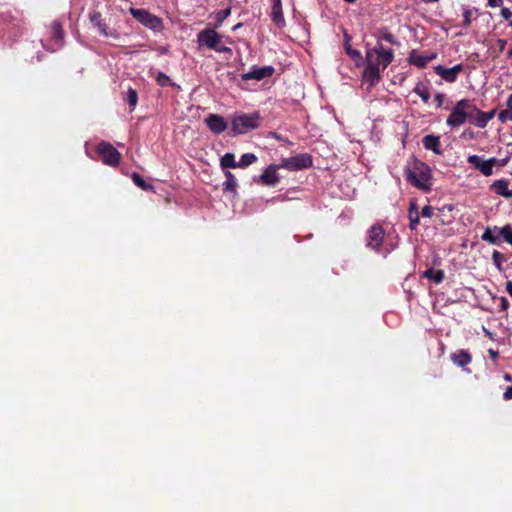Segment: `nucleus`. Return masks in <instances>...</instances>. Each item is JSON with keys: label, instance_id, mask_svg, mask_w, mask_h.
Here are the masks:
<instances>
[{"label": "nucleus", "instance_id": "393cba45", "mask_svg": "<svg viewBox=\"0 0 512 512\" xmlns=\"http://www.w3.org/2000/svg\"><path fill=\"white\" fill-rule=\"evenodd\" d=\"M413 91H414L415 94H417L421 98V100L425 104L429 103L430 93H429V90H428L427 86L424 83L418 82L416 84V86L414 87Z\"/></svg>", "mask_w": 512, "mask_h": 512}, {"label": "nucleus", "instance_id": "423d86ee", "mask_svg": "<svg viewBox=\"0 0 512 512\" xmlns=\"http://www.w3.org/2000/svg\"><path fill=\"white\" fill-rule=\"evenodd\" d=\"M471 104L470 100H459L446 120L447 125L451 128L463 125L470 117Z\"/></svg>", "mask_w": 512, "mask_h": 512}, {"label": "nucleus", "instance_id": "1a4fd4ad", "mask_svg": "<svg viewBox=\"0 0 512 512\" xmlns=\"http://www.w3.org/2000/svg\"><path fill=\"white\" fill-rule=\"evenodd\" d=\"M312 166V158L309 154L303 153L292 157L283 158L280 163L282 169L298 171Z\"/></svg>", "mask_w": 512, "mask_h": 512}, {"label": "nucleus", "instance_id": "5701e85b", "mask_svg": "<svg viewBox=\"0 0 512 512\" xmlns=\"http://www.w3.org/2000/svg\"><path fill=\"white\" fill-rule=\"evenodd\" d=\"M223 191L225 192H236L237 181L234 175L230 171H225V181L223 182Z\"/></svg>", "mask_w": 512, "mask_h": 512}, {"label": "nucleus", "instance_id": "4d7b16f0", "mask_svg": "<svg viewBox=\"0 0 512 512\" xmlns=\"http://www.w3.org/2000/svg\"><path fill=\"white\" fill-rule=\"evenodd\" d=\"M443 209H447L448 211H452L453 210V206L452 205H445L443 207Z\"/></svg>", "mask_w": 512, "mask_h": 512}, {"label": "nucleus", "instance_id": "0eeeda50", "mask_svg": "<svg viewBox=\"0 0 512 512\" xmlns=\"http://www.w3.org/2000/svg\"><path fill=\"white\" fill-rule=\"evenodd\" d=\"M129 12L133 16V18H135L146 28L157 32L163 29L162 20L158 16L151 14L147 10L139 8H130Z\"/></svg>", "mask_w": 512, "mask_h": 512}, {"label": "nucleus", "instance_id": "de8ad7c7", "mask_svg": "<svg viewBox=\"0 0 512 512\" xmlns=\"http://www.w3.org/2000/svg\"><path fill=\"white\" fill-rule=\"evenodd\" d=\"M497 44L500 51H503L506 47L507 41L505 39H498Z\"/></svg>", "mask_w": 512, "mask_h": 512}, {"label": "nucleus", "instance_id": "39448f33", "mask_svg": "<svg viewBox=\"0 0 512 512\" xmlns=\"http://www.w3.org/2000/svg\"><path fill=\"white\" fill-rule=\"evenodd\" d=\"M259 126V114L238 113L232 117L231 131L234 135L245 134Z\"/></svg>", "mask_w": 512, "mask_h": 512}, {"label": "nucleus", "instance_id": "72a5a7b5", "mask_svg": "<svg viewBox=\"0 0 512 512\" xmlns=\"http://www.w3.org/2000/svg\"><path fill=\"white\" fill-rule=\"evenodd\" d=\"M499 234L507 243L512 245V226L510 224H507L499 229Z\"/></svg>", "mask_w": 512, "mask_h": 512}, {"label": "nucleus", "instance_id": "4be33fe9", "mask_svg": "<svg viewBox=\"0 0 512 512\" xmlns=\"http://www.w3.org/2000/svg\"><path fill=\"white\" fill-rule=\"evenodd\" d=\"M409 227L411 230H415L419 224V212L415 201H411L409 207Z\"/></svg>", "mask_w": 512, "mask_h": 512}, {"label": "nucleus", "instance_id": "7c9ffc66", "mask_svg": "<svg viewBox=\"0 0 512 512\" xmlns=\"http://www.w3.org/2000/svg\"><path fill=\"white\" fill-rule=\"evenodd\" d=\"M131 177H132L134 184L137 187H139L145 191L153 189V186L151 184L147 183L145 180H143L142 177L138 173H136V172L132 173Z\"/></svg>", "mask_w": 512, "mask_h": 512}, {"label": "nucleus", "instance_id": "69168bd1", "mask_svg": "<svg viewBox=\"0 0 512 512\" xmlns=\"http://www.w3.org/2000/svg\"><path fill=\"white\" fill-rule=\"evenodd\" d=\"M511 145H512V142H511Z\"/></svg>", "mask_w": 512, "mask_h": 512}, {"label": "nucleus", "instance_id": "4468645a", "mask_svg": "<svg viewBox=\"0 0 512 512\" xmlns=\"http://www.w3.org/2000/svg\"><path fill=\"white\" fill-rule=\"evenodd\" d=\"M204 123L214 134H221L228 128V122L219 114L211 113L205 119Z\"/></svg>", "mask_w": 512, "mask_h": 512}, {"label": "nucleus", "instance_id": "a18cd8bd", "mask_svg": "<svg viewBox=\"0 0 512 512\" xmlns=\"http://www.w3.org/2000/svg\"><path fill=\"white\" fill-rule=\"evenodd\" d=\"M488 353H489V356L491 357V359H492L493 361H497V359H498V355H499V354H498V352H497L496 350H494V349H488Z\"/></svg>", "mask_w": 512, "mask_h": 512}, {"label": "nucleus", "instance_id": "6e6552de", "mask_svg": "<svg viewBox=\"0 0 512 512\" xmlns=\"http://www.w3.org/2000/svg\"><path fill=\"white\" fill-rule=\"evenodd\" d=\"M97 154L102 162L108 166H117L120 162L121 154L109 142L102 141L96 147Z\"/></svg>", "mask_w": 512, "mask_h": 512}, {"label": "nucleus", "instance_id": "20e7f679", "mask_svg": "<svg viewBox=\"0 0 512 512\" xmlns=\"http://www.w3.org/2000/svg\"><path fill=\"white\" fill-rule=\"evenodd\" d=\"M197 42L200 47H206L217 53H232V49L223 44L222 36L211 28L201 30L197 35Z\"/></svg>", "mask_w": 512, "mask_h": 512}, {"label": "nucleus", "instance_id": "ddd939ff", "mask_svg": "<svg viewBox=\"0 0 512 512\" xmlns=\"http://www.w3.org/2000/svg\"><path fill=\"white\" fill-rule=\"evenodd\" d=\"M278 169H282L279 165H269L266 167L262 174L257 178V182L266 186H275L280 181V176L277 173Z\"/></svg>", "mask_w": 512, "mask_h": 512}, {"label": "nucleus", "instance_id": "bf43d9fd", "mask_svg": "<svg viewBox=\"0 0 512 512\" xmlns=\"http://www.w3.org/2000/svg\"><path fill=\"white\" fill-rule=\"evenodd\" d=\"M240 26H241V23H238L237 25H235V26L232 28V30H233V31H235V30L239 29V27H240Z\"/></svg>", "mask_w": 512, "mask_h": 512}, {"label": "nucleus", "instance_id": "412c9836", "mask_svg": "<svg viewBox=\"0 0 512 512\" xmlns=\"http://www.w3.org/2000/svg\"><path fill=\"white\" fill-rule=\"evenodd\" d=\"M422 142L425 149L431 150L437 155L441 154L440 139L438 136L426 135Z\"/></svg>", "mask_w": 512, "mask_h": 512}, {"label": "nucleus", "instance_id": "5fc2aeb1", "mask_svg": "<svg viewBox=\"0 0 512 512\" xmlns=\"http://www.w3.org/2000/svg\"><path fill=\"white\" fill-rule=\"evenodd\" d=\"M506 291L508 292V294L511 296L512 298V281H508L506 283Z\"/></svg>", "mask_w": 512, "mask_h": 512}, {"label": "nucleus", "instance_id": "a878e982", "mask_svg": "<svg viewBox=\"0 0 512 512\" xmlns=\"http://www.w3.org/2000/svg\"><path fill=\"white\" fill-rule=\"evenodd\" d=\"M478 15V9L477 8H463V26L468 27L472 20L476 18Z\"/></svg>", "mask_w": 512, "mask_h": 512}, {"label": "nucleus", "instance_id": "0e129e2a", "mask_svg": "<svg viewBox=\"0 0 512 512\" xmlns=\"http://www.w3.org/2000/svg\"><path fill=\"white\" fill-rule=\"evenodd\" d=\"M509 25L512 27V19L510 20Z\"/></svg>", "mask_w": 512, "mask_h": 512}, {"label": "nucleus", "instance_id": "6e6d98bb", "mask_svg": "<svg viewBox=\"0 0 512 512\" xmlns=\"http://www.w3.org/2000/svg\"><path fill=\"white\" fill-rule=\"evenodd\" d=\"M506 105L509 109L512 110V94L508 97Z\"/></svg>", "mask_w": 512, "mask_h": 512}, {"label": "nucleus", "instance_id": "09e8293b", "mask_svg": "<svg viewBox=\"0 0 512 512\" xmlns=\"http://www.w3.org/2000/svg\"><path fill=\"white\" fill-rule=\"evenodd\" d=\"M509 159H510V156H507L503 159H498V166L499 167H504L507 165V163L509 162Z\"/></svg>", "mask_w": 512, "mask_h": 512}, {"label": "nucleus", "instance_id": "4c0bfd02", "mask_svg": "<svg viewBox=\"0 0 512 512\" xmlns=\"http://www.w3.org/2000/svg\"><path fill=\"white\" fill-rule=\"evenodd\" d=\"M156 82L158 83V85H160L162 87H165V86H168V85L171 84L169 76H167L163 72H157V74H156Z\"/></svg>", "mask_w": 512, "mask_h": 512}, {"label": "nucleus", "instance_id": "49530a36", "mask_svg": "<svg viewBox=\"0 0 512 512\" xmlns=\"http://www.w3.org/2000/svg\"><path fill=\"white\" fill-rule=\"evenodd\" d=\"M503 0H488V6L498 7L502 4Z\"/></svg>", "mask_w": 512, "mask_h": 512}, {"label": "nucleus", "instance_id": "864d4df0", "mask_svg": "<svg viewBox=\"0 0 512 512\" xmlns=\"http://www.w3.org/2000/svg\"><path fill=\"white\" fill-rule=\"evenodd\" d=\"M492 167L498 166V158L492 157L487 159Z\"/></svg>", "mask_w": 512, "mask_h": 512}, {"label": "nucleus", "instance_id": "f257e3e1", "mask_svg": "<svg viewBox=\"0 0 512 512\" xmlns=\"http://www.w3.org/2000/svg\"><path fill=\"white\" fill-rule=\"evenodd\" d=\"M407 181L423 191L431 189V169L422 161L412 160L405 169Z\"/></svg>", "mask_w": 512, "mask_h": 512}, {"label": "nucleus", "instance_id": "58836bf2", "mask_svg": "<svg viewBox=\"0 0 512 512\" xmlns=\"http://www.w3.org/2000/svg\"><path fill=\"white\" fill-rule=\"evenodd\" d=\"M498 119L501 123L512 121V110L508 108L506 110L500 111L498 114Z\"/></svg>", "mask_w": 512, "mask_h": 512}, {"label": "nucleus", "instance_id": "13d9d810", "mask_svg": "<svg viewBox=\"0 0 512 512\" xmlns=\"http://www.w3.org/2000/svg\"><path fill=\"white\" fill-rule=\"evenodd\" d=\"M424 3H434L438 2L439 0H422Z\"/></svg>", "mask_w": 512, "mask_h": 512}, {"label": "nucleus", "instance_id": "f03ea898", "mask_svg": "<svg viewBox=\"0 0 512 512\" xmlns=\"http://www.w3.org/2000/svg\"><path fill=\"white\" fill-rule=\"evenodd\" d=\"M395 243L393 238L385 236L383 228L379 225H374L368 230L367 247L384 257L395 249Z\"/></svg>", "mask_w": 512, "mask_h": 512}, {"label": "nucleus", "instance_id": "b1692460", "mask_svg": "<svg viewBox=\"0 0 512 512\" xmlns=\"http://www.w3.org/2000/svg\"><path fill=\"white\" fill-rule=\"evenodd\" d=\"M444 276V271L440 269L430 268L423 273V277L433 281L436 284L441 283L444 279Z\"/></svg>", "mask_w": 512, "mask_h": 512}, {"label": "nucleus", "instance_id": "a19ab883", "mask_svg": "<svg viewBox=\"0 0 512 512\" xmlns=\"http://www.w3.org/2000/svg\"><path fill=\"white\" fill-rule=\"evenodd\" d=\"M433 215V208L429 205H426L421 210V216L430 218Z\"/></svg>", "mask_w": 512, "mask_h": 512}, {"label": "nucleus", "instance_id": "aec40b11", "mask_svg": "<svg viewBox=\"0 0 512 512\" xmlns=\"http://www.w3.org/2000/svg\"><path fill=\"white\" fill-rule=\"evenodd\" d=\"M272 21L278 26L282 27L285 24L281 0H273V6L271 11Z\"/></svg>", "mask_w": 512, "mask_h": 512}, {"label": "nucleus", "instance_id": "3c124183", "mask_svg": "<svg viewBox=\"0 0 512 512\" xmlns=\"http://www.w3.org/2000/svg\"><path fill=\"white\" fill-rule=\"evenodd\" d=\"M482 330L484 332V334L489 337L490 339L494 340V333H492L490 330H488L486 327H482Z\"/></svg>", "mask_w": 512, "mask_h": 512}, {"label": "nucleus", "instance_id": "c03bdc74", "mask_svg": "<svg viewBox=\"0 0 512 512\" xmlns=\"http://www.w3.org/2000/svg\"><path fill=\"white\" fill-rule=\"evenodd\" d=\"M500 257V253L498 251H494L493 252V260H494V263L495 265L501 269V263L498 261V258Z\"/></svg>", "mask_w": 512, "mask_h": 512}, {"label": "nucleus", "instance_id": "2eb2a0df", "mask_svg": "<svg viewBox=\"0 0 512 512\" xmlns=\"http://www.w3.org/2000/svg\"><path fill=\"white\" fill-rule=\"evenodd\" d=\"M274 72V68L272 66H253L250 71L243 73L241 75L242 80H263L265 78L270 77Z\"/></svg>", "mask_w": 512, "mask_h": 512}, {"label": "nucleus", "instance_id": "e2e57ef3", "mask_svg": "<svg viewBox=\"0 0 512 512\" xmlns=\"http://www.w3.org/2000/svg\"><path fill=\"white\" fill-rule=\"evenodd\" d=\"M227 41H228L229 43H232V42H233L229 37L227 38Z\"/></svg>", "mask_w": 512, "mask_h": 512}, {"label": "nucleus", "instance_id": "f8f14e48", "mask_svg": "<svg viewBox=\"0 0 512 512\" xmlns=\"http://www.w3.org/2000/svg\"><path fill=\"white\" fill-rule=\"evenodd\" d=\"M52 38L48 43H43L44 48L52 52L59 50L63 46V30L59 22H53L51 25Z\"/></svg>", "mask_w": 512, "mask_h": 512}, {"label": "nucleus", "instance_id": "37998d69", "mask_svg": "<svg viewBox=\"0 0 512 512\" xmlns=\"http://www.w3.org/2000/svg\"><path fill=\"white\" fill-rule=\"evenodd\" d=\"M503 398L505 400H510L512 399V385L511 386H508L503 394Z\"/></svg>", "mask_w": 512, "mask_h": 512}, {"label": "nucleus", "instance_id": "bb28decb", "mask_svg": "<svg viewBox=\"0 0 512 512\" xmlns=\"http://www.w3.org/2000/svg\"><path fill=\"white\" fill-rule=\"evenodd\" d=\"M257 161V156L253 153H245L240 157L237 162L238 168H246Z\"/></svg>", "mask_w": 512, "mask_h": 512}, {"label": "nucleus", "instance_id": "c85d7f7f", "mask_svg": "<svg viewBox=\"0 0 512 512\" xmlns=\"http://www.w3.org/2000/svg\"><path fill=\"white\" fill-rule=\"evenodd\" d=\"M222 168H237V162L235 161L234 154L226 153L220 161Z\"/></svg>", "mask_w": 512, "mask_h": 512}, {"label": "nucleus", "instance_id": "473e14b6", "mask_svg": "<svg viewBox=\"0 0 512 512\" xmlns=\"http://www.w3.org/2000/svg\"><path fill=\"white\" fill-rule=\"evenodd\" d=\"M486 160L482 159L480 156L478 155H470L468 156L467 158V162L471 165H473L476 169H478L479 171L482 170L483 168V165L485 163Z\"/></svg>", "mask_w": 512, "mask_h": 512}, {"label": "nucleus", "instance_id": "603ef678", "mask_svg": "<svg viewBox=\"0 0 512 512\" xmlns=\"http://www.w3.org/2000/svg\"><path fill=\"white\" fill-rule=\"evenodd\" d=\"M435 100L437 101L438 107H440L443 104V95L441 93H437Z\"/></svg>", "mask_w": 512, "mask_h": 512}, {"label": "nucleus", "instance_id": "6ab92c4d", "mask_svg": "<svg viewBox=\"0 0 512 512\" xmlns=\"http://www.w3.org/2000/svg\"><path fill=\"white\" fill-rule=\"evenodd\" d=\"M452 362L460 367H464L471 363L472 357L467 350L460 349L451 355Z\"/></svg>", "mask_w": 512, "mask_h": 512}, {"label": "nucleus", "instance_id": "8fccbe9b", "mask_svg": "<svg viewBox=\"0 0 512 512\" xmlns=\"http://www.w3.org/2000/svg\"><path fill=\"white\" fill-rule=\"evenodd\" d=\"M501 307L503 310H506L509 307V301L506 297L501 298Z\"/></svg>", "mask_w": 512, "mask_h": 512}, {"label": "nucleus", "instance_id": "9b49d317", "mask_svg": "<svg viewBox=\"0 0 512 512\" xmlns=\"http://www.w3.org/2000/svg\"><path fill=\"white\" fill-rule=\"evenodd\" d=\"M496 114V110L489 112H483L479 110L475 105L471 104L470 110V122L478 128H485L488 122L493 119Z\"/></svg>", "mask_w": 512, "mask_h": 512}, {"label": "nucleus", "instance_id": "e433bc0d", "mask_svg": "<svg viewBox=\"0 0 512 512\" xmlns=\"http://www.w3.org/2000/svg\"><path fill=\"white\" fill-rule=\"evenodd\" d=\"M127 101L129 105L134 108L137 105L138 94L135 89L129 88L127 91Z\"/></svg>", "mask_w": 512, "mask_h": 512}, {"label": "nucleus", "instance_id": "79ce46f5", "mask_svg": "<svg viewBox=\"0 0 512 512\" xmlns=\"http://www.w3.org/2000/svg\"><path fill=\"white\" fill-rule=\"evenodd\" d=\"M501 16L505 20H511V18H512V11L509 8L504 7V8L501 9Z\"/></svg>", "mask_w": 512, "mask_h": 512}, {"label": "nucleus", "instance_id": "dca6fc26", "mask_svg": "<svg viewBox=\"0 0 512 512\" xmlns=\"http://www.w3.org/2000/svg\"><path fill=\"white\" fill-rule=\"evenodd\" d=\"M434 71L437 75H439L446 82L453 83L457 80L459 73L463 71V65L457 64L450 68H446L442 65H438V66L434 67Z\"/></svg>", "mask_w": 512, "mask_h": 512}, {"label": "nucleus", "instance_id": "7ed1b4c3", "mask_svg": "<svg viewBox=\"0 0 512 512\" xmlns=\"http://www.w3.org/2000/svg\"><path fill=\"white\" fill-rule=\"evenodd\" d=\"M394 53L390 48H385L382 43L377 42L373 48L366 51L367 64L384 71L393 61Z\"/></svg>", "mask_w": 512, "mask_h": 512}, {"label": "nucleus", "instance_id": "9d476101", "mask_svg": "<svg viewBox=\"0 0 512 512\" xmlns=\"http://www.w3.org/2000/svg\"><path fill=\"white\" fill-rule=\"evenodd\" d=\"M89 20L92 25L98 29L99 33L104 37H111L116 40L120 39V34L114 30L109 29L108 25L102 18V15L97 11H92L89 13Z\"/></svg>", "mask_w": 512, "mask_h": 512}, {"label": "nucleus", "instance_id": "2f4dec72", "mask_svg": "<svg viewBox=\"0 0 512 512\" xmlns=\"http://www.w3.org/2000/svg\"><path fill=\"white\" fill-rule=\"evenodd\" d=\"M230 14H231L230 7L215 13V16H214L215 20H216L215 28H219L222 25V23L224 22V20H226L230 16Z\"/></svg>", "mask_w": 512, "mask_h": 512}, {"label": "nucleus", "instance_id": "a211bd4d", "mask_svg": "<svg viewBox=\"0 0 512 512\" xmlns=\"http://www.w3.org/2000/svg\"><path fill=\"white\" fill-rule=\"evenodd\" d=\"M381 72H382V70H380L379 68L371 66L369 64H366V67H365L364 73H363V78L367 83H369L371 86H373L380 80Z\"/></svg>", "mask_w": 512, "mask_h": 512}, {"label": "nucleus", "instance_id": "c9c22d12", "mask_svg": "<svg viewBox=\"0 0 512 512\" xmlns=\"http://www.w3.org/2000/svg\"><path fill=\"white\" fill-rule=\"evenodd\" d=\"M482 240L490 244L498 243V238L493 234V231L489 227L486 228L484 233L482 234Z\"/></svg>", "mask_w": 512, "mask_h": 512}, {"label": "nucleus", "instance_id": "680f3d73", "mask_svg": "<svg viewBox=\"0 0 512 512\" xmlns=\"http://www.w3.org/2000/svg\"><path fill=\"white\" fill-rule=\"evenodd\" d=\"M347 3H354L356 0H344Z\"/></svg>", "mask_w": 512, "mask_h": 512}, {"label": "nucleus", "instance_id": "f704fd0d", "mask_svg": "<svg viewBox=\"0 0 512 512\" xmlns=\"http://www.w3.org/2000/svg\"><path fill=\"white\" fill-rule=\"evenodd\" d=\"M346 53L352 58L353 61H355L357 64H359L362 61V55L360 51L353 49L349 44L346 43L345 45Z\"/></svg>", "mask_w": 512, "mask_h": 512}, {"label": "nucleus", "instance_id": "052dcab7", "mask_svg": "<svg viewBox=\"0 0 512 512\" xmlns=\"http://www.w3.org/2000/svg\"><path fill=\"white\" fill-rule=\"evenodd\" d=\"M504 378H505V380H507V381H511V379H512V378H511V376H510L509 374H506Z\"/></svg>", "mask_w": 512, "mask_h": 512}, {"label": "nucleus", "instance_id": "cd10ccee", "mask_svg": "<svg viewBox=\"0 0 512 512\" xmlns=\"http://www.w3.org/2000/svg\"><path fill=\"white\" fill-rule=\"evenodd\" d=\"M409 60H410V63H412L413 65H415L419 68H423L427 65V63L431 60V58L427 57V56L416 55V54L412 53L409 57Z\"/></svg>", "mask_w": 512, "mask_h": 512}, {"label": "nucleus", "instance_id": "c756f323", "mask_svg": "<svg viewBox=\"0 0 512 512\" xmlns=\"http://www.w3.org/2000/svg\"><path fill=\"white\" fill-rule=\"evenodd\" d=\"M381 40H385L391 44H396L395 37L388 31L387 28H382L378 31L377 42L381 43Z\"/></svg>", "mask_w": 512, "mask_h": 512}, {"label": "nucleus", "instance_id": "ea45409f", "mask_svg": "<svg viewBox=\"0 0 512 512\" xmlns=\"http://www.w3.org/2000/svg\"><path fill=\"white\" fill-rule=\"evenodd\" d=\"M484 176H490L493 174V167L490 165L488 160L485 161L482 170L480 171Z\"/></svg>", "mask_w": 512, "mask_h": 512}, {"label": "nucleus", "instance_id": "f3484780", "mask_svg": "<svg viewBox=\"0 0 512 512\" xmlns=\"http://www.w3.org/2000/svg\"><path fill=\"white\" fill-rule=\"evenodd\" d=\"M490 188L500 196L505 198H512V189L509 188V182L505 179L494 181Z\"/></svg>", "mask_w": 512, "mask_h": 512}]
</instances>
